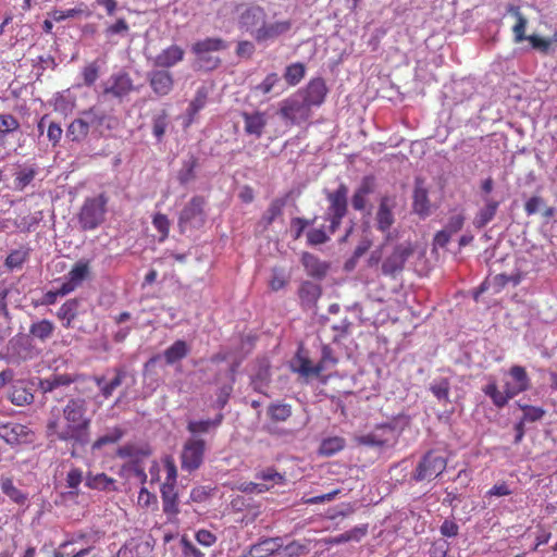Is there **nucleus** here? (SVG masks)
Listing matches in <instances>:
<instances>
[{"label":"nucleus","instance_id":"obj_1","mask_svg":"<svg viewBox=\"0 0 557 557\" xmlns=\"http://www.w3.org/2000/svg\"><path fill=\"white\" fill-rule=\"evenodd\" d=\"M91 419L87 414V404L83 398H71L60 409L50 410L46 423V434L55 441L71 445V455L75 456L77 448L85 447L90 442Z\"/></svg>","mask_w":557,"mask_h":557},{"label":"nucleus","instance_id":"obj_2","mask_svg":"<svg viewBox=\"0 0 557 557\" xmlns=\"http://www.w3.org/2000/svg\"><path fill=\"white\" fill-rule=\"evenodd\" d=\"M409 417H399L391 423L376 425L372 432L359 436L357 442L360 445L371 447L392 446L397 443L401 431L409 424Z\"/></svg>","mask_w":557,"mask_h":557},{"label":"nucleus","instance_id":"obj_3","mask_svg":"<svg viewBox=\"0 0 557 557\" xmlns=\"http://www.w3.org/2000/svg\"><path fill=\"white\" fill-rule=\"evenodd\" d=\"M109 197L104 193L84 200L77 214L83 231L96 230L104 222Z\"/></svg>","mask_w":557,"mask_h":557},{"label":"nucleus","instance_id":"obj_4","mask_svg":"<svg viewBox=\"0 0 557 557\" xmlns=\"http://www.w3.org/2000/svg\"><path fill=\"white\" fill-rule=\"evenodd\" d=\"M304 549L305 546L297 542L283 546L280 539H264L251 545L246 557H299Z\"/></svg>","mask_w":557,"mask_h":557},{"label":"nucleus","instance_id":"obj_5","mask_svg":"<svg viewBox=\"0 0 557 557\" xmlns=\"http://www.w3.org/2000/svg\"><path fill=\"white\" fill-rule=\"evenodd\" d=\"M446 467L447 458L438 450L431 449L421 457L411 472V479L416 482H431L440 476Z\"/></svg>","mask_w":557,"mask_h":557},{"label":"nucleus","instance_id":"obj_6","mask_svg":"<svg viewBox=\"0 0 557 557\" xmlns=\"http://www.w3.org/2000/svg\"><path fill=\"white\" fill-rule=\"evenodd\" d=\"M325 196L329 201L326 218L330 221L329 232L334 234L339 227L343 218L347 213L348 187L346 184L341 183L336 190L325 191Z\"/></svg>","mask_w":557,"mask_h":557},{"label":"nucleus","instance_id":"obj_7","mask_svg":"<svg viewBox=\"0 0 557 557\" xmlns=\"http://www.w3.org/2000/svg\"><path fill=\"white\" fill-rule=\"evenodd\" d=\"M135 90L131 75L125 71L113 73L102 83V96L123 102Z\"/></svg>","mask_w":557,"mask_h":557},{"label":"nucleus","instance_id":"obj_8","mask_svg":"<svg viewBox=\"0 0 557 557\" xmlns=\"http://www.w3.org/2000/svg\"><path fill=\"white\" fill-rule=\"evenodd\" d=\"M278 114L283 120L294 125L307 122L311 117L312 111L296 92L281 102Z\"/></svg>","mask_w":557,"mask_h":557},{"label":"nucleus","instance_id":"obj_9","mask_svg":"<svg viewBox=\"0 0 557 557\" xmlns=\"http://www.w3.org/2000/svg\"><path fill=\"white\" fill-rule=\"evenodd\" d=\"M206 441L199 437L188 438L181 451V467L184 471L193 472L199 469L203 462Z\"/></svg>","mask_w":557,"mask_h":557},{"label":"nucleus","instance_id":"obj_10","mask_svg":"<svg viewBox=\"0 0 557 557\" xmlns=\"http://www.w3.org/2000/svg\"><path fill=\"white\" fill-rule=\"evenodd\" d=\"M0 438L8 445L14 447L32 444L35 440V433L27 425L16 422H7L0 424Z\"/></svg>","mask_w":557,"mask_h":557},{"label":"nucleus","instance_id":"obj_11","mask_svg":"<svg viewBox=\"0 0 557 557\" xmlns=\"http://www.w3.org/2000/svg\"><path fill=\"white\" fill-rule=\"evenodd\" d=\"M413 253L410 243H401L394 247L392 253L382 263V272L386 276H395L404 270L406 261Z\"/></svg>","mask_w":557,"mask_h":557},{"label":"nucleus","instance_id":"obj_12","mask_svg":"<svg viewBox=\"0 0 557 557\" xmlns=\"http://www.w3.org/2000/svg\"><path fill=\"white\" fill-rule=\"evenodd\" d=\"M206 199L202 196H194L183 208L178 218V225L201 226L206 221Z\"/></svg>","mask_w":557,"mask_h":557},{"label":"nucleus","instance_id":"obj_13","mask_svg":"<svg viewBox=\"0 0 557 557\" xmlns=\"http://www.w3.org/2000/svg\"><path fill=\"white\" fill-rule=\"evenodd\" d=\"M396 207V197L384 195L380 198L379 207L375 213L376 230L386 234L395 223L393 210Z\"/></svg>","mask_w":557,"mask_h":557},{"label":"nucleus","instance_id":"obj_14","mask_svg":"<svg viewBox=\"0 0 557 557\" xmlns=\"http://www.w3.org/2000/svg\"><path fill=\"white\" fill-rule=\"evenodd\" d=\"M329 92L325 81L321 77L312 78L305 88L297 91L298 96L310 107H320Z\"/></svg>","mask_w":557,"mask_h":557},{"label":"nucleus","instance_id":"obj_15","mask_svg":"<svg viewBox=\"0 0 557 557\" xmlns=\"http://www.w3.org/2000/svg\"><path fill=\"white\" fill-rule=\"evenodd\" d=\"M483 393L497 408L505 407L511 398L520 394L511 380L505 382L503 392L498 389L495 381H491L483 387Z\"/></svg>","mask_w":557,"mask_h":557},{"label":"nucleus","instance_id":"obj_16","mask_svg":"<svg viewBox=\"0 0 557 557\" xmlns=\"http://www.w3.org/2000/svg\"><path fill=\"white\" fill-rule=\"evenodd\" d=\"M147 81L152 91L158 97H165L171 94L174 87V78L168 70H154L148 73Z\"/></svg>","mask_w":557,"mask_h":557},{"label":"nucleus","instance_id":"obj_17","mask_svg":"<svg viewBox=\"0 0 557 557\" xmlns=\"http://www.w3.org/2000/svg\"><path fill=\"white\" fill-rule=\"evenodd\" d=\"M290 27L292 24L289 21H278L270 24H265L264 22L259 28L256 29L253 37L258 42L274 40L286 34Z\"/></svg>","mask_w":557,"mask_h":557},{"label":"nucleus","instance_id":"obj_18","mask_svg":"<svg viewBox=\"0 0 557 557\" xmlns=\"http://www.w3.org/2000/svg\"><path fill=\"white\" fill-rule=\"evenodd\" d=\"M89 275V264L87 261H78L74 264L71 271L65 276V282L62 284L61 293H72L78 286L83 284V282Z\"/></svg>","mask_w":557,"mask_h":557},{"label":"nucleus","instance_id":"obj_19","mask_svg":"<svg viewBox=\"0 0 557 557\" xmlns=\"http://www.w3.org/2000/svg\"><path fill=\"white\" fill-rule=\"evenodd\" d=\"M244 120V131L247 135H253L260 138L268 124L267 115L262 111L242 112Z\"/></svg>","mask_w":557,"mask_h":557},{"label":"nucleus","instance_id":"obj_20","mask_svg":"<svg viewBox=\"0 0 557 557\" xmlns=\"http://www.w3.org/2000/svg\"><path fill=\"white\" fill-rule=\"evenodd\" d=\"M322 295V288L319 284L311 281H304L298 288L300 306L304 309H313Z\"/></svg>","mask_w":557,"mask_h":557},{"label":"nucleus","instance_id":"obj_21","mask_svg":"<svg viewBox=\"0 0 557 557\" xmlns=\"http://www.w3.org/2000/svg\"><path fill=\"white\" fill-rule=\"evenodd\" d=\"M184 55L185 51L180 46L172 45L156 55L153 65L166 70L183 61Z\"/></svg>","mask_w":557,"mask_h":557},{"label":"nucleus","instance_id":"obj_22","mask_svg":"<svg viewBox=\"0 0 557 557\" xmlns=\"http://www.w3.org/2000/svg\"><path fill=\"white\" fill-rule=\"evenodd\" d=\"M208 98L209 88L205 85L198 87L186 110V126L195 122L198 113L206 107Z\"/></svg>","mask_w":557,"mask_h":557},{"label":"nucleus","instance_id":"obj_23","mask_svg":"<svg viewBox=\"0 0 557 557\" xmlns=\"http://www.w3.org/2000/svg\"><path fill=\"white\" fill-rule=\"evenodd\" d=\"M301 263L309 276L319 280L325 277L330 269V264L327 262L322 261L310 252L302 253Z\"/></svg>","mask_w":557,"mask_h":557},{"label":"nucleus","instance_id":"obj_24","mask_svg":"<svg viewBox=\"0 0 557 557\" xmlns=\"http://www.w3.org/2000/svg\"><path fill=\"white\" fill-rule=\"evenodd\" d=\"M507 13L511 14L516 18V23L512 26L511 30L513 34V41L516 44H520L524 40H528L529 36H527V26L528 18L523 15L520 10V7L515 4H508L506 8Z\"/></svg>","mask_w":557,"mask_h":557},{"label":"nucleus","instance_id":"obj_25","mask_svg":"<svg viewBox=\"0 0 557 557\" xmlns=\"http://www.w3.org/2000/svg\"><path fill=\"white\" fill-rule=\"evenodd\" d=\"M8 398L15 406H26L34 401V394L25 381H16L12 384Z\"/></svg>","mask_w":557,"mask_h":557},{"label":"nucleus","instance_id":"obj_26","mask_svg":"<svg viewBox=\"0 0 557 557\" xmlns=\"http://www.w3.org/2000/svg\"><path fill=\"white\" fill-rule=\"evenodd\" d=\"M226 49V44L223 39L216 37H209L195 42L191 47L193 52L196 54L197 60H205V54L213 51Z\"/></svg>","mask_w":557,"mask_h":557},{"label":"nucleus","instance_id":"obj_27","mask_svg":"<svg viewBox=\"0 0 557 557\" xmlns=\"http://www.w3.org/2000/svg\"><path fill=\"white\" fill-rule=\"evenodd\" d=\"M85 485L90 490L97 491H115V480L108 476L106 473L88 472L85 478Z\"/></svg>","mask_w":557,"mask_h":557},{"label":"nucleus","instance_id":"obj_28","mask_svg":"<svg viewBox=\"0 0 557 557\" xmlns=\"http://www.w3.org/2000/svg\"><path fill=\"white\" fill-rule=\"evenodd\" d=\"M175 486L176 485L162 484L160 488L163 511L169 516L178 513V498Z\"/></svg>","mask_w":557,"mask_h":557},{"label":"nucleus","instance_id":"obj_29","mask_svg":"<svg viewBox=\"0 0 557 557\" xmlns=\"http://www.w3.org/2000/svg\"><path fill=\"white\" fill-rule=\"evenodd\" d=\"M287 203V196L274 198L265 212L261 216V223L268 228L278 216L283 214V210Z\"/></svg>","mask_w":557,"mask_h":557},{"label":"nucleus","instance_id":"obj_30","mask_svg":"<svg viewBox=\"0 0 557 557\" xmlns=\"http://www.w3.org/2000/svg\"><path fill=\"white\" fill-rule=\"evenodd\" d=\"M114 371L115 376L109 383L106 382L103 376L95 377V382L97 386L100 388L101 395L104 398L111 397L115 388H117L122 384V381L125 377V371L123 369L117 368Z\"/></svg>","mask_w":557,"mask_h":557},{"label":"nucleus","instance_id":"obj_31","mask_svg":"<svg viewBox=\"0 0 557 557\" xmlns=\"http://www.w3.org/2000/svg\"><path fill=\"white\" fill-rule=\"evenodd\" d=\"M499 202L496 200H493L491 198L485 199V206L482 208L474 221L473 224L476 228L484 227L487 223H490L494 216L496 215L497 209H498Z\"/></svg>","mask_w":557,"mask_h":557},{"label":"nucleus","instance_id":"obj_32","mask_svg":"<svg viewBox=\"0 0 557 557\" xmlns=\"http://www.w3.org/2000/svg\"><path fill=\"white\" fill-rule=\"evenodd\" d=\"M79 302L77 299L66 300L58 310L57 317L63 321V326L66 329L72 327V322L75 320L78 313Z\"/></svg>","mask_w":557,"mask_h":557},{"label":"nucleus","instance_id":"obj_33","mask_svg":"<svg viewBox=\"0 0 557 557\" xmlns=\"http://www.w3.org/2000/svg\"><path fill=\"white\" fill-rule=\"evenodd\" d=\"M267 413L272 422L280 423L287 421L292 417L293 409L289 404L275 401L269 405Z\"/></svg>","mask_w":557,"mask_h":557},{"label":"nucleus","instance_id":"obj_34","mask_svg":"<svg viewBox=\"0 0 557 557\" xmlns=\"http://www.w3.org/2000/svg\"><path fill=\"white\" fill-rule=\"evenodd\" d=\"M189 352V348L185 341L177 339L164 352V359L168 364H174L175 362L184 359Z\"/></svg>","mask_w":557,"mask_h":557},{"label":"nucleus","instance_id":"obj_35","mask_svg":"<svg viewBox=\"0 0 557 557\" xmlns=\"http://www.w3.org/2000/svg\"><path fill=\"white\" fill-rule=\"evenodd\" d=\"M89 122L83 117L75 119L71 122L66 129V136L72 141H81L88 136Z\"/></svg>","mask_w":557,"mask_h":557},{"label":"nucleus","instance_id":"obj_36","mask_svg":"<svg viewBox=\"0 0 557 557\" xmlns=\"http://www.w3.org/2000/svg\"><path fill=\"white\" fill-rule=\"evenodd\" d=\"M265 11L259 5L249 7L240 16L242 23L247 27H255L265 21Z\"/></svg>","mask_w":557,"mask_h":557},{"label":"nucleus","instance_id":"obj_37","mask_svg":"<svg viewBox=\"0 0 557 557\" xmlns=\"http://www.w3.org/2000/svg\"><path fill=\"white\" fill-rule=\"evenodd\" d=\"M413 211L421 216H426L430 213V200L428 190L421 186H416L413 190Z\"/></svg>","mask_w":557,"mask_h":557},{"label":"nucleus","instance_id":"obj_38","mask_svg":"<svg viewBox=\"0 0 557 557\" xmlns=\"http://www.w3.org/2000/svg\"><path fill=\"white\" fill-rule=\"evenodd\" d=\"M346 442L341 436L324 438L319 446V455L331 457L345 448Z\"/></svg>","mask_w":557,"mask_h":557},{"label":"nucleus","instance_id":"obj_39","mask_svg":"<svg viewBox=\"0 0 557 557\" xmlns=\"http://www.w3.org/2000/svg\"><path fill=\"white\" fill-rule=\"evenodd\" d=\"M510 380L513 382L517 391L523 393L531 386L530 377L527 370L521 366H512L508 372Z\"/></svg>","mask_w":557,"mask_h":557},{"label":"nucleus","instance_id":"obj_40","mask_svg":"<svg viewBox=\"0 0 557 557\" xmlns=\"http://www.w3.org/2000/svg\"><path fill=\"white\" fill-rule=\"evenodd\" d=\"M54 331V324L47 320H40L35 323H33L29 327V334L41 342L47 341L50 338Z\"/></svg>","mask_w":557,"mask_h":557},{"label":"nucleus","instance_id":"obj_41","mask_svg":"<svg viewBox=\"0 0 557 557\" xmlns=\"http://www.w3.org/2000/svg\"><path fill=\"white\" fill-rule=\"evenodd\" d=\"M306 67L302 63L296 62L289 64L284 72V79L289 86L298 85L305 77Z\"/></svg>","mask_w":557,"mask_h":557},{"label":"nucleus","instance_id":"obj_42","mask_svg":"<svg viewBox=\"0 0 557 557\" xmlns=\"http://www.w3.org/2000/svg\"><path fill=\"white\" fill-rule=\"evenodd\" d=\"M124 435V432L120 428H114L111 432L99 436L92 444L91 450L98 451L103 446L117 443Z\"/></svg>","mask_w":557,"mask_h":557},{"label":"nucleus","instance_id":"obj_43","mask_svg":"<svg viewBox=\"0 0 557 557\" xmlns=\"http://www.w3.org/2000/svg\"><path fill=\"white\" fill-rule=\"evenodd\" d=\"M531 47L543 54H547L550 50V46L553 44L557 45V33L553 35L552 38H544L537 35H530L528 38Z\"/></svg>","mask_w":557,"mask_h":557},{"label":"nucleus","instance_id":"obj_44","mask_svg":"<svg viewBox=\"0 0 557 557\" xmlns=\"http://www.w3.org/2000/svg\"><path fill=\"white\" fill-rule=\"evenodd\" d=\"M2 492L14 503L23 505L27 497L21 490H18L11 479H5L1 483Z\"/></svg>","mask_w":557,"mask_h":557},{"label":"nucleus","instance_id":"obj_45","mask_svg":"<svg viewBox=\"0 0 557 557\" xmlns=\"http://www.w3.org/2000/svg\"><path fill=\"white\" fill-rule=\"evenodd\" d=\"M235 382L234 374L232 373L231 382L227 384L221 385L216 391V400L214 403V407L222 410L228 403L231 395L233 393V385Z\"/></svg>","mask_w":557,"mask_h":557},{"label":"nucleus","instance_id":"obj_46","mask_svg":"<svg viewBox=\"0 0 557 557\" xmlns=\"http://www.w3.org/2000/svg\"><path fill=\"white\" fill-rule=\"evenodd\" d=\"M197 166V159L191 157L183 163V168L177 174V180L181 184L185 185L195 178V169Z\"/></svg>","mask_w":557,"mask_h":557},{"label":"nucleus","instance_id":"obj_47","mask_svg":"<svg viewBox=\"0 0 557 557\" xmlns=\"http://www.w3.org/2000/svg\"><path fill=\"white\" fill-rule=\"evenodd\" d=\"M36 175L34 168H23L16 174L14 178V186L17 190H23L27 185L32 183Z\"/></svg>","mask_w":557,"mask_h":557},{"label":"nucleus","instance_id":"obj_48","mask_svg":"<svg viewBox=\"0 0 557 557\" xmlns=\"http://www.w3.org/2000/svg\"><path fill=\"white\" fill-rule=\"evenodd\" d=\"M270 384V372L268 369L260 370L252 379L251 386L253 391L267 395V389Z\"/></svg>","mask_w":557,"mask_h":557},{"label":"nucleus","instance_id":"obj_49","mask_svg":"<svg viewBox=\"0 0 557 557\" xmlns=\"http://www.w3.org/2000/svg\"><path fill=\"white\" fill-rule=\"evenodd\" d=\"M20 128V122L12 114H0V138Z\"/></svg>","mask_w":557,"mask_h":557},{"label":"nucleus","instance_id":"obj_50","mask_svg":"<svg viewBox=\"0 0 557 557\" xmlns=\"http://www.w3.org/2000/svg\"><path fill=\"white\" fill-rule=\"evenodd\" d=\"M367 534V528H354L334 537L333 542L336 544L346 543L349 541H360Z\"/></svg>","mask_w":557,"mask_h":557},{"label":"nucleus","instance_id":"obj_51","mask_svg":"<svg viewBox=\"0 0 557 557\" xmlns=\"http://www.w3.org/2000/svg\"><path fill=\"white\" fill-rule=\"evenodd\" d=\"M28 257V253L27 251L23 250V249H15V250H12L8 257L5 258V267L13 270V269H16V268H21L22 264L26 261Z\"/></svg>","mask_w":557,"mask_h":557},{"label":"nucleus","instance_id":"obj_52","mask_svg":"<svg viewBox=\"0 0 557 557\" xmlns=\"http://www.w3.org/2000/svg\"><path fill=\"white\" fill-rule=\"evenodd\" d=\"M82 117L87 120V122H89V127L90 126L99 127L103 124L107 115L104 112L98 110L95 107H91L82 112Z\"/></svg>","mask_w":557,"mask_h":557},{"label":"nucleus","instance_id":"obj_53","mask_svg":"<svg viewBox=\"0 0 557 557\" xmlns=\"http://www.w3.org/2000/svg\"><path fill=\"white\" fill-rule=\"evenodd\" d=\"M83 481V471L78 468H72L66 474V486L71 494L77 495L78 487Z\"/></svg>","mask_w":557,"mask_h":557},{"label":"nucleus","instance_id":"obj_54","mask_svg":"<svg viewBox=\"0 0 557 557\" xmlns=\"http://www.w3.org/2000/svg\"><path fill=\"white\" fill-rule=\"evenodd\" d=\"M84 84L92 86L99 77V65L96 61L88 63L82 71Z\"/></svg>","mask_w":557,"mask_h":557},{"label":"nucleus","instance_id":"obj_55","mask_svg":"<svg viewBox=\"0 0 557 557\" xmlns=\"http://www.w3.org/2000/svg\"><path fill=\"white\" fill-rule=\"evenodd\" d=\"M520 408L523 411V422H535L541 420L544 414L545 410L541 407L530 406V405H520Z\"/></svg>","mask_w":557,"mask_h":557},{"label":"nucleus","instance_id":"obj_56","mask_svg":"<svg viewBox=\"0 0 557 557\" xmlns=\"http://www.w3.org/2000/svg\"><path fill=\"white\" fill-rule=\"evenodd\" d=\"M152 224L154 228L161 234L160 240L163 242L169 236L170 220L165 214L157 213L152 219Z\"/></svg>","mask_w":557,"mask_h":557},{"label":"nucleus","instance_id":"obj_57","mask_svg":"<svg viewBox=\"0 0 557 557\" xmlns=\"http://www.w3.org/2000/svg\"><path fill=\"white\" fill-rule=\"evenodd\" d=\"M280 82L277 73H270L265 78L255 87V90L261 95L270 94L276 84Z\"/></svg>","mask_w":557,"mask_h":557},{"label":"nucleus","instance_id":"obj_58","mask_svg":"<svg viewBox=\"0 0 557 557\" xmlns=\"http://www.w3.org/2000/svg\"><path fill=\"white\" fill-rule=\"evenodd\" d=\"M187 431L197 437L198 434L208 433L212 429L210 419L208 420H191L187 423Z\"/></svg>","mask_w":557,"mask_h":557},{"label":"nucleus","instance_id":"obj_59","mask_svg":"<svg viewBox=\"0 0 557 557\" xmlns=\"http://www.w3.org/2000/svg\"><path fill=\"white\" fill-rule=\"evenodd\" d=\"M329 239H330V237L323 227L312 228L307 232V243L310 246H318V245L325 244Z\"/></svg>","mask_w":557,"mask_h":557},{"label":"nucleus","instance_id":"obj_60","mask_svg":"<svg viewBox=\"0 0 557 557\" xmlns=\"http://www.w3.org/2000/svg\"><path fill=\"white\" fill-rule=\"evenodd\" d=\"M313 220H307L305 218H293L290 221V227L293 232L294 239H299L301 235L304 234L306 227L311 225L314 222Z\"/></svg>","mask_w":557,"mask_h":557},{"label":"nucleus","instance_id":"obj_61","mask_svg":"<svg viewBox=\"0 0 557 557\" xmlns=\"http://www.w3.org/2000/svg\"><path fill=\"white\" fill-rule=\"evenodd\" d=\"M465 221L466 216L462 212L454 213L448 218L444 228L454 235L463 227Z\"/></svg>","mask_w":557,"mask_h":557},{"label":"nucleus","instance_id":"obj_62","mask_svg":"<svg viewBox=\"0 0 557 557\" xmlns=\"http://www.w3.org/2000/svg\"><path fill=\"white\" fill-rule=\"evenodd\" d=\"M75 380L69 374H58V375H54L52 379L47 380L46 381L47 386L44 388H45V392H51L52 389H54L59 386L70 385Z\"/></svg>","mask_w":557,"mask_h":557},{"label":"nucleus","instance_id":"obj_63","mask_svg":"<svg viewBox=\"0 0 557 557\" xmlns=\"http://www.w3.org/2000/svg\"><path fill=\"white\" fill-rule=\"evenodd\" d=\"M182 555L185 557H205V554L197 548L187 537L181 539Z\"/></svg>","mask_w":557,"mask_h":557},{"label":"nucleus","instance_id":"obj_64","mask_svg":"<svg viewBox=\"0 0 557 557\" xmlns=\"http://www.w3.org/2000/svg\"><path fill=\"white\" fill-rule=\"evenodd\" d=\"M139 544L132 540L126 542L117 552V557H140L138 553Z\"/></svg>","mask_w":557,"mask_h":557}]
</instances>
